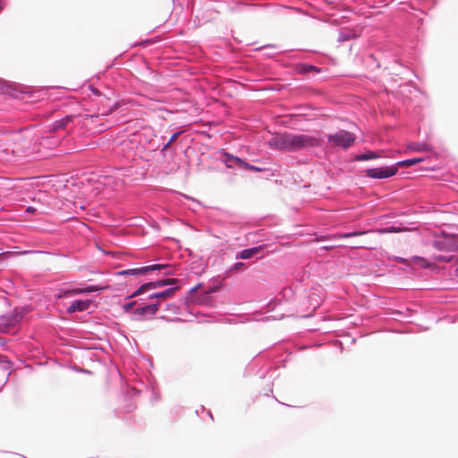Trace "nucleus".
Returning <instances> with one entry per match:
<instances>
[{
	"mask_svg": "<svg viewBox=\"0 0 458 458\" xmlns=\"http://www.w3.org/2000/svg\"><path fill=\"white\" fill-rule=\"evenodd\" d=\"M267 144L270 148L285 150L298 151L307 148H312L319 145V140L312 136L306 134L294 133H278L274 135Z\"/></svg>",
	"mask_w": 458,
	"mask_h": 458,
	"instance_id": "f257e3e1",
	"label": "nucleus"
},
{
	"mask_svg": "<svg viewBox=\"0 0 458 458\" xmlns=\"http://www.w3.org/2000/svg\"><path fill=\"white\" fill-rule=\"evenodd\" d=\"M355 139L354 134L344 130H340L327 136L328 142L331 143L332 146L343 148H350L354 143Z\"/></svg>",
	"mask_w": 458,
	"mask_h": 458,
	"instance_id": "f03ea898",
	"label": "nucleus"
},
{
	"mask_svg": "<svg viewBox=\"0 0 458 458\" xmlns=\"http://www.w3.org/2000/svg\"><path fill=\"white\" fill-rule=\"evenodd\" d=\"M436 249L441 251L452 252L458 250V236L443 234L433 242Z\"/></svg>",
	"mask_w": 458,
	"mask_h": 458,
	"instance_id": "7ed1b4c3",
	"label": "nucleus"
},
{
	"mask_svg": "<svg viewBox=\"0 0 458 458\" xmlns=\"http://www.w3.org/2000/svg\"><path fill=\"white\" fill-rule=\"evenodd\" d=\"M170 268H171L170 266L167 264H155V265H151V266H146V267H138V268L123 270V271L120 272V275L139 276V275H145L150 271L160 270V269H167V271L165 272V275H172L173 272Z\"/></svg>",
	"mask_w": 458,
	"mask_h": 458,
	"instance_id": "20e7f679",
	"label": "nucleus"
},
{
	"mask_svg": "<svg viewBox=\"0 0 458 458\" xmlns=\"http://www.w3.org/2000/svg\"><path fill=\"white\" fill-rule=\"evenodd\" d=\"M159 301H156L152 304L140 305L134 310V314L140 318H144L148 315L154 316L159 310Z\"/></svg>",
	"mask_w": 458,
	"mask_h": 458,
	"instance_id": "39448f33",
	"label": "nucleus"
},
{
	"mask_svg": "<svg viewBox=\"0 0 458 458\" xmlns=\"http://www.w3.org/2000/svg\"><path fill=\"white\" fill-rule=\"evenodd\" d=\"M396 170L393 168H385V167H379V168H371L367 169L365 171L366 174L369 177L371 178H377V179H383V178H388L395 174Z\"/></svg>",
	"mask_w": 458,
	"mask_h": 458,
	"instance_id": "423d86ee",
	"label": "nucleus"
},
{
	"mask_svg": "<svg viewBox=\"0 0 458 458\" xmlns=\"http://www.w3.org/2000/svg\"><path fill=\"white\" fill-rule=\"evenodd\" d=\"M163 286H165L164 280H157L155 282L144 284L138 290H136L133 293H131V295L129 296V298H134V297L139 296L148 291L155 290V289H157V288H160Z\"/></svg>",
	"mask_w": 458,
	"mask_h": 458,
	"instance_id": "0eeeda50",
	"label": "nucleus"
},
{
	"mask_svg": "<svg viewBox=\"0 0 458 458\" xmlns=\"http://www.w3.org/2000/svg\"><path fill=\"white\" fill-rule=\"evenodd\" d=\"M178 290V286L172 287L162 292L152 293L148 296V299L156 300L157 301H159L161 303L162 301H165L167 298L174 296Z\"/></svg>",
	"mask_w": 458,
	"mask_h": 458,
	"instance_id": "6e6552de",
	"label": "nucleus"
},
{
	"mask_svg": "<svg viewBox=\"0 0 458 458\" xmlns=\"http://www.w3.org/2000/svg\"><path fill=\"white\" fill-rule=\"evenodd\" d=\"M110 103L111 100L107 98H104L99 100V105H101V107L98 108V111L100 112L101 115H108L116 108L115 103Z\"/></svg>",
	"mask_w": 458,
	"mask_h": 458,
	"instance_id": "1a4fd4ad",
	"label": "nucleus"
},
{
	"mask_svg": "<svg viewBox=\"0 0 458 458\" xmlns=\"http://www.w3.org/2000/svg\"><path fill=\"white\" fill-rule=\"evenodd\" d=\"M91 304V301L86 300V301H81L77 300L74 301L71 306L68 308L67 311L69 313H73L76 311H84L89 308Z\"/></svg>",
	"mask_w": 458,
	"mask_h": 458,
	"instance_id": "9d476101",
	"label": "nucleus"
},
{
	"mask_svg": "<svg viewBox=\"0 0 458 458\" xmlns=\"http://www.w3.org/2000/svg\"><path fill=\"white\" fill-rule=\"evenodd\" d=\"M403 264L408 265V266L416 265L420 267H428L431 266V262L428 261L424 258L418 257V256H415V257L411 258V259H403Z\"/></svg>",
	"mask_w": 458,
	"mask_h": 458,
	"instance_id": "9b49d317",
	"label": "nucleus"
},
{
	"mask_svg": "<svg viewBox=\"0 0 458 458\" xmlns=\"http://www.w3.org/2000/svg\"><path fill=\"white\" fill-rule=\"evenodd\" d=\"M263 250L262 246L259 247H253L250 249H245L242 250L239 254H237V258L242 259H248L252 258L253 256L259 254Z\"/></svg>",
	"mask_w": 458,
	"mask_h": 458,
	"instance_id": "f8f14e48",
	"label": "nucleus"
},
{
	"mask_svg": "<svg viewBox=\"0 0 458 458\" xmlns=\"http://www.w3.org/2000/svg\"><path fill=\"white\" fill-rule=\"evenodd\" d=\"M74 115H66L65 117L55 121L53 124V130L65 129L67 125L73 122Z\"/></svg>",
	"mask_w": 458,
	"mask_h": 458,
	"instance_id": "ddd939ff",
	"label": "nucleus"
},
{
	"mask_svg": "<svg viewBox=\"0 0 458 458\" xmlns=\"http://www.w3.org/2000/svg\"><path fill=\"white\" fill-rule=\"evenodd\" d=\"M377 157H378L377 154H376L375 152H373L371 150H368V151H366L363 154L357 155L354 157V160H356V161H366V160H370V159H374V158H377Z\"/></svg>",
	"mask_w": 458,
	"mask_h": 458,
	"instance_id": "4468645a",
	"label": "nucleus"
},
{
	"mask_svg": "<svg viewBox=\"0 0 458 458\" xmlns=\"http://www.w3.org/2000/svg\"><path fill=\"white\" fill-rule=\"evenodd\" d=\"M367 232H352V233H346L343 234H334L331 236V239H340V238H350L353 236H358L361 234H365Z\"/></svg>",
	"mask_w": 458,
	"mask_h": 458,
	"instance_id": "2eb2a0df",
	"label": "nucleus"
},
{
	"mask_svg": "<svg viewBox=\"0 0 458 458\" xmlns=\"http://www.w3.org/2000/svg\"><path fill=\"white\" fill-rule=\"evenodd\" d=\"M313 71L318 72L319 70L316 66L308 64H301L298 67V72L300 73H308Z\"/></svg>",
	"mask_w": 458,
	"mask_h": 458,
	"instance_id": "dca6fc26",
	"label": "nucleus"
},
{
	"mask_svg": "<svg viewBox=\"0 0 458 458\" xmlns=\"http://www.w3.org/2000/svg\"><path fill=\"white\" fill-rule=\"evenodd\" d=\"M225 165L227 167H233V164H230V159H233V163L237 165H239V163L242 162V158H239L237 157H234L233 155L227 154V153L225 155Z\"/></svg>",
	"mask_w": 458,
	"mask_h": 458,
	"instance_id": "f3484780",
	"label": "nucleus"
},
{
	"mask_svg": "<svg viewBox=\"0 0 458 458\" xmlns=\"http://www.w3.org/2000/svg\"><path fill=\"white\" fill-rule=\"evenodd\" d=\"M453 259V256H446V255H437L432 257V259L438 262H450Z\"/></svg>",
	"mask_w": 458,
	"mask_h": 458,
	"instance_id": "a211bd4d",
	"label": "nucleus"
},
{
	"mask_svg": "<svg viewBox=\"0 0 458 458\" xmlns=\"http://www.w3.org/2000/svg\"><path fill=\"white\" fill-rule=\"evenodd\" d=\"M180 134H181V132H180V131L174 132V133L171 136V138H170V140H168V142H167L165 145H164V147H163V149H162V150H165V149H167V148H169V147H170L174 142H175V141H176V140L178 139V136H179Z\"/></svg>",
	"mask_w": 458,
	"mask_h": 458,
	"instance_id": "6ab92c4d",
	"label": "nucleus"
},
{
	"mask_svg": "<svg viewBox=\"0 0 458 458\" xmlns=\"http://www.w3.org/2000/svg\"><path fill=\"white\" fill-rule=\"evenodd\" d=\"M422 161V158H411L403 160V167H408Z\"/></svg>",
	"mask_w": 458,
	"mask_h": 458,
	"instance_id": "aec40b11",
	"label": "nucleus"
},
{
	"mask_svg": "<svg viewBox=\"0 0 458 458\" xmlns=\"http://www.w3.org/2000/svg\"><path fill=\"white\" fill-rule=\"evenodd\" d=\"M108 287H109L108 285H106V286L89 285V286L86 287V291H87V293H92V292H97V291H102V290L107 289Z\"/></svg>",
	"mask_w": 458,
	"mask_h": 458,
	"instance_id": "412c9836",
	"label": "nucleus"
},
{
	"mask_svg": "<svg viewBox=\"0 0 458 458\" xmlns=\"http://www.w3.org/2000/svg\"><path fill=\"white\" fill-rule=\"evenodd\" d=\"M136 304H137V301H130V302H128V303H126V304H124V305H123V310H124L125 312H129L131 310H132V308H133L134 306H136Z\"/></svg>",
	"mask_w": 458,
	"mask_h": 458,
	"instance_id": "4be33fe9",
	"label": "nucleus"
},
{
	"mask_svg": "<svg viewBox=\"0 0 458 458\" xmlns=\"http://www.w3.org/2000/svg\"><path fill=\"white\" fill-rule=\"evenodd\" d=\"M71 294H80L87 293L86 288H74L70 290Z\"/></svg>",
	"mask_w": 458,
	"mask_h": 458,
	"instance_id": "5701e85b",
	"label": "nucleus"
},
{
	"mask_svg": "<svg viewBox=\"0 0 458 458\" xmlns=\"http://www.w3.org/2000/svg\"><path fill=\"white\" fill-rule=\"evenodd\" d=\"M165 283V286L171 285V284H176L179 281L176 278H168V279H163Z\"/></svg>",
	"mask_w": 458,
	"mask_h": 458,
	"instance_id": "b1692460",
	"label": "nucleus"
},
{
	"mask_svg": "<svg viewBox=\"0 0 458 458\" xmlns=\"http://www.w3.org/2000/svg\"><path fill=\"white\" fill-rule=\"evenodd\" d=\"M401 228L399 227H387L383 230L385 233H399Z\"/></svg>",
	"mask_w": 458,
	"mask_h": 458,
	"instance_id": "393cba45",
	"label": "nucleus"
},
{
	"mask_svg": "<svg viewBox=\"0 0 458 458\" xmlns=\"http://www.w3.org/2000/svg\"><path fill=\"white\" fill-rule=\"evenodd\" d=\"M244 267V263L242 262H237L233 265V269L239 270L242 269Z\"/></svg>",
	"mask_w": 458,
	"mask_h": 458,
	"instance_id": "a878e982",
	"label": "nucleus"
},
{
	"mask_svg": "<svg viewBox=\"0 0 458 458\" xmlns=\"http://www.w3.org/2000/svg\"><path fill=\"white\" fill-rule=\"evenodd\" d=\"M71 293H70V290H67V291H64L62 294H59L58 295V298H62V297H64V296H71Z\"/></svg>",
	"mask_w": 458,
	"mask_h": 458,
	"instance_id": "bb28decb",
	"label": "nucleus"
},
{
	"mask_svg": "<svg viewBox=\"0 0 458 458\" xmlns=\"http://www.w3.org/2000/svg\"><path fill=\"white\" fill-rule=\"evenodd\" d=\"M249 171L261 172L262 169L251 165V168H250Z\"/></svg>",
	"mask_w": 458,
	"mask_h": 458,
	"instance_id": "cd10ccee",
	"label": "nucleus"
},
{
	"mask_svg": "<svg viewBox=\"0 0 458 458\" xmlns=\"http://www.w3.org/2000/svg\"><path fill=\"white\" fill-rule=\"evenodd\" d=\"M9 255L8 252L0 253V261Z\"/></svg>",
	"mask_w": 458,
	"mask_h": 458,
	"instance_id": "c85d7f7f",
	"label": "nucleus"
},
{
	"mask_svg": "<svg viewBox=\"0 0 458 458\" xmlns=\"http://www.w3.org/2000/svg\"><path fill=\"white\" fill-rule=\"evenodd\" d=\"M243 168H244V169H246V170H249L250 168H251V165L246 162V163L244 164Z\"/></svg>",
	"mask_w": 458,
	"mask_h": 458,
	"instance_id": "c756f323",
	"label": "nucleus"
},
{
	"mask_svg": "<svg viewBox=\"0 0 458 458\" xmlns=\"http://www.w3.org/2000/svg\"><path fill=\"white\" fill-rule=\"evenodd\" d=\"M402 231L403 233V232H406V231H412V229H409V228H407V227L403 225Z\"/></svg>",
	"mask_w": 458,
	"mask_h": 458,
	"instance_id": "7c9ffc66",
	"label": "nucleus"
},
{
	"mask_svg": "<svg viewBox=\"0 0 458 458\" xmlns=\"http://www.w3.org/2000/svg\"><path fill=\"white\" fill-rule=\"evenodd\" d=\"M246 163V161H244L243 159H242V162L239 163V166L242 167L244 166V164Z\"/></svg>",
	"mask_w": 458,
	"mask_h": 458,
	"instance_id": "2f4dec72",
	"label": "nucleus"
},
{
	"mask_svg": "<svg viewBox=\"0 0 458 458\" xmlns=\"http://www.w3.org/2000/svg\"><path fill=\"white\" fill-rule=\"evenodd\" d=\"M94 94L99 96V91L97 89H92Z\"/></svg>",
	"mask_w": 458,
	"mask_h": 458,
	"instance_id": "473e14b6",
	"label": "nucleus"
},
{
	"mask_svg": "<svg viewBox=\"0 0 458 458\" xmlns=\"http://www.w3.org/2000/svg\"><path fill=\"white\" fill-rule=\"evenodd\" d=\"M34 210H35V208H32V207H29V208H27V211H28V212H34Z\"/></svg>",
	"mask_w": 458,
	"mask_h": 458,
	"instance_id": "72a5a7b5",
	"label": "nucleus"
},
{
	"mask_svg": "<svg viewBox=\"0 0 458 458\" xmlns=\"http://www.w3.org/2000/svg\"><path fill=\"white\" fill-rule=\"evenodd\" d=\"M4 6H3V4H2V0H0V12L3 10Z\"/></svg>",
	"mask_w": 458,
	"mask_h": 458,
	"instance_id": "f704fd0d",
	"label": "nucleus"
},
{
	"mask_svg": "<svg viewBox=\"0 0 458 458\" xmlns=\"http://www.w3.org/2000/svg\"><path fill=\"white\" fill-rule=\"evenodd\" d=\"M332 248H333L332 246H327V247H325V249H326V250H330V249H332Z\"/></svg>",
	"mask_w": 458,
	"mask_h": 458,
	"instance_id": "c9c22d12",
	"label": "nucleus"
},
{
	"mask_svg": "<svg viewBox=\"0 0 458 458\" xmlns=\"http://www.w3.org/2000/svg\"><path fill=\"white\" fill-rule=\"evenodd\" d=\"M357 248H363V247H366L365 245H357L356 246Z\"/></svg>",
	"mask_w": 458,
	"mask_h": 458,
	"instance_id": "e433bc0d",
	"label": "nucleus"
},
{
	"mask_svg": "<svg viewBox=\"0 0 458 458\" xmlns=\"http://www.w3.org/2000/svg\"><path fill=\"white\" fill-rule=\"evenodd\" d=\"M230 164H233V165L234 164L233 159H230Z\"/></svg>",
	"mask_w": 458,
	"mask_h": 458,
	"instance_id": "4c0bfd02",
	"label": "nucleus"
}]
</instances>
